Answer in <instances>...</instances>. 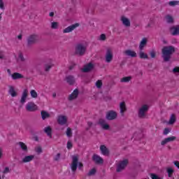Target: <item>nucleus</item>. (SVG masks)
Wrapping results in <instances>:
<instances>
[{"instance_id":"9","label":"nucleus","mask_w":179,"mask_h":179,"mask_svg":"<svg viewBox=\"0 0 179 179\" xmlns=\"http://www.w3.org/2000/svg\"><path fill=\"white\" fill-rule=\"evenodd\" d=\"M80 24L79 23H76L73 24H71L69 27H67L66 29L63 30V33H71V31H73L76 27H79Z\"/></svg>"},{"instance_id":"25","label":"nucleus","mask_w":179,"mask_h":179,"mask_svg":"<svg viewBox=\"0 0 179 179\" xmlns=\"http://www.w3.org/2000/svg\"><path fill=\"white\" fill-rule=\"evenodd\" d=\"M120 114L122 117H124V113H125V111H127V105H125V103L124 101L120 103Z\"/></svg>"},{"instance_id":"24","label":"nucleus","mask_w":179,"mask_h":179,"mask_svg":"<svg viewBox=\"0 0 179 179\" xmlns=\"http://www.w3.org/2000/svg\"><path fill=\"white\" fill-rule=\"evenodd\" d=\"M17 145H19L22 152H24V153H28L29 149L27 148V145L24 143L20 141L17 143Z\"/></svg>"},{"instance_id":"6","label":"nucleus","mask_w":179,"mask_h":179,"mask_svg":"<svg viewBox=\"0 0 179 179\" xmlns=\"http://www.w3.org/2000/svg\"><path fill=\"white\" fill-rule=\"evenodd\" d=\"M147 111H149V106L146 104L143 105L138 110V118H145Z\"/></svg>"},{"instance_id":"35","label":"nucleus","mask_w":179,"mask_h":179,"mask_svg":"<svg viewBox=\"0 0 179 179\" xmlns=\"http://www.w3.org/2000/svg\"><path fill=\"white\" fill-rule=\"evenodd\" d=\"M166 171L168 173V177L171 178V177H173V174L174 173V169L172 168H168Z\"/></svg>"},{"instance_id":"18","label":"nucleus","mask_w":179,"mask_h":179,"mask_svg":"<svg viewBox=\"0 0 179 179\" xmlns=\"http://www.w3.org/2000/svg\"><path fill=\"white\" fill-rule=\"evenodd\" d=\"M147 45H148V38H143L138 46L139 51H143V48H145V47H146Z\"/></svg>"},{"instance_id":"53","label":"nucleus","mask_w":179,"mask_h":179,"mask_svg":"<svg viewBox=\"0 0 179 179\" xmlns=\"http://www.w3.org/2000/svg\"><path fill=\"white\" fill-rule=\"evenodd\" d=\"M173 164H174V166H176L177 167V169H179V162L178 161H174Z\"/></svg>"},{"instance_id":"5","label":"nucleus","mask_w":179,"mask_h":179,"mask_svg":"<svg viewBox=\"0 0 179 179\" xmlns=\"http://www.w3.org/2000/svg\"><path fill=\"white\" fill-rule=\"evenodd\" d=\"M129 164V160H128V159H124L122 161H120L117 164L116 171L117 173H121L122 170H125V167H127V166H128Z\"/></svg>"},{"instance_id":"63","label":"nucleus","mask_w":179,"mask_h":179,"mask_svg":"<svg viewBox=\"0 0 179 179\" xmlns=\"http://www.w3.org/2000/svg\"><path fill=\"white\" fill-rule=\"evenodd\" d=\"M150 26H152V24L148 23V24H147L146 27H150Z\"/></svg>"},{"instance_id":"48","label":"nucleus","mask_w":179,"mask_h":179,"mask_svg":"<svg viewBox=\"0 0 179 179\" xmlns=\"http://www.w3.org/2000/svg\"><path fill=\"white\" fill-rule=\"evenodd\" d=\"M19 58H20L21 62H24L26 61V59H24V57L23 56L22 53H20Z\"/></svg>"},{"instance_id":"27","label":"nucleus","mask_w":179,"mask_h":179,"mask_svg":"<svg viewBox=\"0 0 179 179\" xmlns=\"http://www.w3.org/2000/svg\"><path fill=\"white\" fill-rule=\"evenodd\" d=\"M26 99H27V89L24 90V91L22 92V95L21 100H20L21 104H24V103H26Z\"/></svg>"},{"instance_id":"19","label":"nucleus","mask_w":179,"mask_h":179,"mask_svg":"<svg viewBox=\"0 0 179 179\" xmlns=\"http://www.w3.org/2000/svg\"><path fill=\"white\" fill-rule=\"evenodd\" d=\"M110 61H113V52H111V49H107L106 62L110 63Z\"/></svg>"},{"instance_id":"38","label":"nucleus","mask_w":179,"mask_h":179,"mask_svg":"<svg viewBox=\"0 0 179 179\" xmlns=\"http://www.w3.org/2000/svg\"><path fill=\"white\" fill-rule=\"evenodd\" d=\"M166 22L167 23H174V18L169 15L166 16Z\"/></svg>"},{"instance_id":"4","label":"nucleus","mask_w":179,"mask_h":179,"mask_svg":"<svg viewBox=\"0 0 179 179\" xmlns=\"http://www.w3.org/2000/svg\"><path fill=\"white\" fill-rule=\"evenodd\" d=\"M27 47H31V45H34L38 41V35L37 34H32L28 36L27 38Z\"/></svg>"},{"instance_id":"33","label":"nucleus","mask_w":179,"mask_h":179,"mask_svg":"<svg viewBox=\"0 0 179 179\" xmlns=\"http://www.w3.org/2000/svg\"><path fill=\"white\" fill-rule=\"evenodd\" d=\"M96 173H97V169H96V168H93L89 171L87 176L88 177H92V176H96Z\"/></svg>"},{"instance_id":"20","label":"nucleus","mask_w":179,"mask_h":179,"mask_svg":"<svg viewBox=\"0 0 179 179\" xmlns=\"http://www.w3.org/2000/svg\"><path fill=\"white\" fill-rule=\"evenodd\" d=\"M35 156L33 155H27L22 159V163H30V162L34 160Z\"/></svg>"},{"instance_id":"39","label":"nucleus","mask_w":179,"mask_h":179,"mask_svg":"<svg viewBox=\"0 0 179 179\" xmlns=\"http://www.w3.org/2000/svg\"><path fill=\"white\" fill-rule=\"evenodd\" d=\"M177 5H179V1H171L169 2V6H176Z\"/></svg>"},{"instance_id":"42","label":"nucleus","mask_w":179,"mask_h":179,"mask_svg":"<svg viewBox=\"0 0 179 179\" xmlns=\"http://www.w3.org/2000/svg\"><path fill=\"white\" fill-rule=\"evenodd\" d=\"M66 135L68 136V138H71V136H72V129H71V128H67Z\"/></svg>"},{"instance_id":"55","label":"nucleus","mask_w":179,"mask_h":179,"mask_svg":"<svg viewBox=\"0 0 179 179\" xmlns=\"http://www.w3.org/2000/svg\"><path fill=\"white\" fill-rule=\"evenodd\" d=\"M124 65H125V61H122V62L120 63V66H121V68H122V66H124Z\"/></svg>"},{"instance_id":"11","label":"nucleus","mask_w":179,"mask_h":179,"mask_svg":"<svg viewBox=\"0 0 179 179\" xmlns=\"http://www.w3.org/2000/svg\"><path fill=\"white\" fill-rule=\"evenodd\" d=\"M123 54H124L126 57H130L131 58H136L138 57L136 52L131 50H126L123 52Z\"/></svg>"},{"instance_id":"49","label":"nucleus","mask_w":179,"mask_h":179,"mask_svg":"<svg viewBox=\"0 0 179 179\" xmlns=\"http://www.w3.org/2000/svg\"><path fill=\"white\" fill-rule=\"evenodd\" d=\"M73 145L72 144V142L68 141L67 142V149L71 150L72 149Z\"/></svg>"},{"instance_id":"41","label":"nucleus","mask_w":179,"mask_h":179,"mask_svg":"<svg viewBox=\"0 0 179 179\" xmlns=\"http://www.w3.org/2000/svg\"><path fill=\"white\" fill-rule=\"evenodd\" d=\"M95 85L96 86L97 89H101V86H103V82L101 80H99L95 83Z\"/></svg>"},{"instance_id":"58","label":"nucleus","mask_w":179,"mask_h":179,"mask_svg":"<svg viewBox=\"0 0 179 179\" xmlns=\"http://www.w3.org/2000/svg\"><path fill=\"white\" fill-rule=\"evenodd\" d=\"M7 72H8V75L12 76V73L10 72V69H7Z\"/></svg>"},{"instance_id":"28","label":"nucleus","mask_w":179,"mask_h":179,"mask_svg":"<svg viewBox=\"0 0 179 179\" xmlns=\"http://www.w3.org/2000/svg\"><path fill=\"white\" fill-rule=\"evenodd\" d=\"M12 79L14 80H17V79H23L24 76L23 75L20 74V73H14L11 75Z\"/></svg>"},{"instance_id":"2","label":"nucleus","mask_w":179,"mask_h":179,"mask_svg":"<svg viewBox=\"0 0 179 179\" xmlns=\"http://www.w3.org/2000/svg\"><path fill=\"white\" fill-rule=\"evenodd\" d=\"M78 169H81L83 167V164L82 162H79V156L78 155H73L72 156V162L71 164V169L73 174H76V170Z\"/></svg>"},{"instance_id":"23","label":"nucleus","mask_w":179,"mask_h":179,"mask_svg":"<svg viewBox=\"0 0 179 179\" xmlns=\"http://www.w3.org/2000/svg\"><path fill=\"white\" fill-rule=\"evenodd\" d=\"M176 139H177V137L176 136L168 137L161 142V145L164 146V145L168 143V142H173V141H176Z\"/></svg>"},{"instance_id":"13","label":"nucleus","mask_w":179,"mask_h":179,"mask_svg":"<svg viewBox=\"0 0 179 179\" xmlns=\"http://www.w3.org/2000/svg\"><path fill=\"white\" fill-rule=\"evenodd\" d=\"M169 30L172 36H179V24L171 27Z\"/></svg>"},{"instance_id":"40","label":"nucleus","mask_w":179,"mask_h":179,"mask_svg":"<svg viewBox=\"0 0 179 179\" xmlns=\"http://www.w3.org/2000/svg\"><path fill=\"white\" fill-rule=\"evenodd\" d=\"M59 23L57 22H53L51 23V29H58Z\"/></svg>"},{"instance_id":"36","label":"nucleus","mask_w":179,"mask_h":179,"mask_svg":"<svg viewBox=\"0 0 179 179\" xmlns=\"http://www.w3.org/2000/svg\"><path fill=\"white\" fill-rule=\"evenodd\" d=\"M131 79H132L131 76L124 77L120 80V82L127 83L129 82L131 80Z\"/></svg>"},{"instance_id":"14","label":"nucleus","mask_w":179,"mask_h":179,"mask_svg":"<svg viewBox=\"0 0 179 179\" xmlns=\"http://www.w3.org/2000/svg\"><path fill=\"white\" fill-rule=\"evenodd\" d=\"M92 160L96 164H103L104 163V159L97 155L92 156Z\"/></svg>"},{"instance_id":"16","label":"nucleus","mask_w":179,"mask_h":179,"mask_svg":"<svg viewBox=\"0 0 179 179\" xmlns=\"http://www.w3.org/2000/svg\"><path fill=\"white\" fill-rule=\"evenodd\" d=\"M78 96H79V90L76 89L73 90L71 94L69 95V101H72V100H75L78 99Z\"/></svg>"},{"instance_id":"52","label":"nucleus","mask_w":179,"mask_h":179,"mask_svg":"<svg viewBox=\"0 0 179 179\" xmlns=\"http://www.w3.org/2000/svg\"><path fill=\"white\" fill-rule=\"evenodd\" d=\"M10 170H9V167H6L3 171V174H6V173H10Z\"/></svg>"},{"instance_id":"10","label":"nucleus","mask_w":179,"mask_h":179,"mask_svg":"<svg viewBox=\"0 0 179 179\" xmlns=\"http://www.w3.org/2000/svg\"><path fill=\"white\" fill-rule=\"evenodd\" d=\"M94 69V64L93 63H89L87 65L84 66V68L82 69V72L84 73H87L88 72H90V71H92V69Z\"/></svg>"},{"instance_id":"15","label":"nucleus","mask_w":179,"mask_h":179,"mask_svg":"<svg viewBox=\"0 0 179 179\" xmlns=\"http://www.w3.org/2000/svg\"><path fill=\"white\" fill-rule=\"evenodd\" d=\"M57 122L59 125H65L66 122H68V120L66 119V116L65 115H59L57 118Z\"/></svg>"},{"instance_id":"51","label":"nucleus","mask_w":179,"mask_h":179,"mask_svg":"<svg viewBox=\"0 0 179 179\" xmlns=\"http://www.w3.org/2000/svg\"><path fill=\"white\" fill-rule=\"evenodd\" d=\"M173 73H179V67H175L173 69Z\"/></svg>"},{"instance_id":"43","label":"nucleus","mask_w":179,"mask_h":179,"mask_svg":"<svg viewBox=\"0 0 179 179\" xmlns=\"http://www.w3.org/2000/svg\"><path fill=\"white\" fill-rule=\"evenodd\" d=\"M169 132H171V129H170V128H165L164 129L163 134H164V135H167V134H169Z\"/></svg>"},{"instance_id":"54","label":"nucleus","mask_w":179,"mask_h":179,"mask_svg":"<svg viewBox=\"0 0 179 179\" xmlns=\"http://www.w3.org/2000/svg\"><path fill=\"white\" fill-rule=\"evenodd\" d=\"M87 125H88V127H90L91 128L92 125H93V122H87Z\"/></svg>"},{"instance_id":"62","label":"nucleus","mask_w":179,"mask_h":179,"mask_svg":"<svg viewBox=\"0 0 179 179\" xmlns=\"http://www.w3.org/2000/svg\"><path fill=\"white\" fill-rule=\"evenodd\" d=\"M0 59H3V55L0 54Z\"/></svg>"},{"instance_id":"26","label":"nucleus","mask_w":179,"mask_h":179,"mask_svg":"<svg viewBox=\"0 0 179 179\" xmlns=\"http://www.w3.org/2000/svg\"><path fill=\"white\" fill-rule=\"evenodd\" d=\"M43 131L45 134H47L49 138H52V129L51 128V127L48 126L45 127Z\"/></svg>"},{"instance_id":"21","label":"nucleus","mask_w":179,"mask_h":179,"mask_svg":"<svg viewBox=\"0 0 179 179\" xmlns=\"http://www.w3.org/2000/svg\"><path fill=\"white\" fill-rule=\"evenodd\" d=\"M121 22L124 26L126 27H131V21H129V19L125 17V16L121 17Z\"/></svg>"},{"instance_id":"50","label":"nucleus","mask_w":179,"mask_h":179,"mask_svg":"<svg viewBox=\"0 0 179 179\" xmlns=\"http://www.w3.org/2000/svg\"><path fill=\"white\" fill-rule=\"evenodd\" d=\"M59 157H61V153H57V155L55 157V160L56 162H58V160H59Z\"/></svg>"},{"instance_id":"31","label":"nucleus","mask_w":179,"mask_h":179,"mask_svg":"<svg viewBox=\"0 0 179 179\" xmlns=\"http://www.w3.org/2000/svg\"><path fill=\"white\" fill-rule=\"evenodd\" d=\"M8 93L12 97H16V96H17V93L15 91V87H13V86H10Z\"/></svg>"},{"instance_id":"47","label":"nucleus","mask_w":179,"mask_h":179,"mask_svg":"<svg viewBox=\"0 0 179 179\" xmlns=\"http://www.w3.org/2000/svg\"><path fill=\"white\" fill-rule=\"evenodd\" d=\"M0 8H1L2 10H5V4L3 3V0H0Z\"/></svg>"},{"instance_id":"22","label":"nucleus","mask_w":179,"mask_h":179,"mask_svg":"<svg viewBox=\"0 0 179 179\" xmlns=\"http://www.w3.org/2000/svg\"><path fill=\"white\" fill-rule=\"evenodd\" d=\"M65 80L69 85H70V86H73V85H75V77H73V76H66Z\"/></svg>"},{"instance_id":"1","label":"nucleus","mask_w":179,"mask_h":179,"mask_svg":"<svg viewBox=\"0 0 179 179\" xmlns=\"http://www.w3.org/2000/svg\"><path fill=\"white\" fill-rule=\"evenodd\" d=\"M176 52V48L173 45L164 46L162 49V58L164 62H169L171 55Z\"/></svg>"},{"instance_id":"45","label":"nucleus","mask_w":179,"mask_h":179,"mask_svg":"<svg viewBox=\"0 0 179 179\" xmlns=\"http://www.w3.org/2000/svg\"><path fill=\"white\" fill-rule=\"evenodd\" d=\"M35 152L38 153V155H40V153H43V148L41 147H38L36 150Z\"/></svg>"},{"instance_id":"34","label":"nucleus","mask_w":179,"mask_h":179,"mask_svg":"<svg viewBox=\"0 0 179 179\" xmlns=\"http://www.w3.org/2000/svg\"><path fill=\"white\" fill-rule=\"evenodd\" d=\"M54 66V64H45L44 68H45V72H49L50 69H51Z\"/></svg>"},{"instance_id":"59","label":"nucleus","mask_w":179,"mask_h":179,"mask_svg":"<svg viewBox=\"0 0 179 179\" xmlns=\"http://www.w3.org/2000/svg\"><path fill=\"white\" fill-rule=\"evenodd\" d=\"M2 149L0 148V159L2 157Z\"/></svg>"},{"instance_id":"46","label":"nucleus","mask_w":179,"mask_h":179,"mask_svg":"<svg viewBox=\"0 0 179 179\" xmlns=\"http://www.w3.org/2000/svg\"><path fill=\"white\" fill-rule=\"evenodd\" d=\"M150 55L151 58H156V52H155V50H151L150 52Z\"/></svg>"},{"instance_id":"7","label":"nucleus","mask_w":179,"mask_h":179,"mask_svg":"<svg viewBox=\"0 0 179 179\" xmlns=\"http://www.w3.org/2000/svg\"><path fill=\"white\" fill-rule=\"evenodd\" d=\"M117 117H118L117 112L109 110L106 113V119L108 120V121H114V120H117Z\"/></svg>"},{"instance_id":"30","label":"nucleus","mask_w":179,"mask_h":179,"mask_svg":"<svg viewBox=\"0 0 179 179\" xmlns=\"http://www.w3.org/2000/svg\"><path fill=\"white\" fill-rule=\"evenodd\" d=\"M41 115L42 120H47V118H50L51 117V115H50V113H48V112L45 110H41Z\"/></svg>"},{"instance_id":"61","label":"nucleus","mask_w":179,"mask_h":179,"mask_svg":"<svg viewBox=\"0 0 179 179\" xmlns=\"http://www.w3.org/2000/svg\"><path fill=\"white\" fill-rule=\"evenodd\" d=\"M17 38H18L19 40H22V35H19V36H17Z\"/></svg>"},{"instance_id":"64","label":"nucleus","mask_w":179,"mask_h":179,"mask_svg":"<svg viewBox=\"0 0 179 179\" xmlns=\"http://www.w3.org/2000/svg\"><path fill=\"white\" fill-rule=\"evenodd\" d=\"M162 41H163L164 44H167V41L164 39Z\"/></svg>"},{"instance_id":"32","label":"nucleus","mask_w":179,"mask_h":179,"mask_svg":"<svg viewBox=\"0 0 179 179\" xmlns=\"http://www.w3.org/2000/svg\"><path fill=\"white\" fill-rule=\"evenodd\" d=\"M176 115L172 114V115H171V117H170V120H169L168 124H169V125H173V124H174V123L176 122Z\"/></svg>"},{"instance_id":"3","label":"nucleus","mask_w":179,"mask_h":179,"mask_svg":"<svg viewBox=\"0 0 179 179\" xmlns=\"http://www.w3.org/2000/svg\"><path fill=\"white\" fill-rule=\"evenodd\" d=\"M87 50V46L82 43H78L75 46V55L78 57H83L86 54V50Z\"/></svg>"},{"instance_id":"8","label":"nucleus","mask_w":179,"mask_h":179,"mask_svg":"<svg viewBox=\"0 0 179 179\" xmlns=\"http://www.w3.org/2000/svg\"><path fill=\"white\" fill-rule=\"evenodd\" d=\"M97 124L100 125L102 129H104L105 131H108V129H110V124L103 118L99 120Z\"/></svg>"},{"instance_id":"56","label":"nucleus","mask_w":179,"mask_h":179,"mask_svg":"<svg viewBox=\"0 0 179 179\" xmlns=\"http://www.w3.org/2000/svg\"><path fill=\"white\" fill-rule=\"evenodd\" d=\"M49 16H50V17H54V12H50Z\"/></svg>"},{"instance_id":"37","label":"nucleus","mask_w":179,"mask_h":179,"mask_svg":"<svg viewBox=\"0 0 179 179\" xmlns=\"http://www.w3.org/2000/svg\"><path fill=\"white\" fill-rule=\"evenodd\" d=\"M30 93H31V96L33 97V99H37V97L38 96V94L34 90H31Z\"/></svg>"},{"instance_id":"57","label":"nucleus","mask_w":179,"mask_h":179,"mask_svg":"<svg viewBox=\"0 0 179 179\" xmlns=\"http://www.w3.org/2000/svg\"><path fill=\"white\" fill-rule=\"evenodd\" d=\"M34 141H36V142L38 141V137L37 136L34 137Z\"/></svg>"},{"instance_id":"17","label":"nucleus","mask_w":179,"mask_h":179,"mask_svg":"<svg viewBox=\"0 0 179 179\" xmlns=\"http://www.w3.org/2000/svg\"><path fill=\"white\" fill-rule=\"evenodd\" d=\"M101 152L103 155V156H109L110 155V150L107 148L105 145H101L100 146Z\"/></svg>"},{"instance_id":"44","label":"nucleus","mask_w":179,"mask_h":179,"mask_svg":"<svg viewBox=\"0 0 179 179\" xmlns=\"http://www.w3.org/2000/svg\"><path fill=\"white\" fill-rule=\"evenodd\" d=\"M106 38H107L106 37V35H105L104 34H101L100 35L99 40H100L101 41H106Z\"/></svg>"},{"instance_id":"60","label":"nucleus","mask_w":179,"mask_h":179,"mask_svg":"<svg viewBox=\"0 0 179 179\" xmlns=\"http://www.w3.org/2000/svg\"><path fill=\"white\" fill-rule=\"evenodd\" d=\"M73 68H75V66H69V69H70V71H72V69H73Z\"/></svg>"},{"instance_id":"12","label":"nucleus","mask_w":179,"mask_h":179,"mask_svg":"<svg viewBox=\"0 0 179 179\" xmlns=\"http://www.w3.org/2000/svg\"><path fill=\"white\" fill-rule=\"evenodd\" d=\"M26 110L27 111H30V112L36 111L37 110V105H36L33 102H29L27 104Z\"/></svg>"},{"instance_id":"29","label":"nucleus","mask_w":179,"mask_h":179,"mask_svg":"<svg viewBox=\"0 0 179 179\" xmlns=\"http://www.w3.org/2000/svg\"><path fill=\"white\" fill-rule=\"evenodd\" d=\"M138 57L141 59H149V56L143 50H139Z\"/></svg>"}]
</instances>
